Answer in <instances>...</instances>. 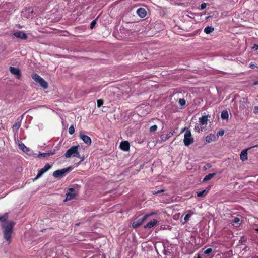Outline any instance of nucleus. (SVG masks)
<instances>
[{
    "instance_id": "nucleus-1",
    "label": "nucleus",
    "mask_w": 258,
    "mask_h": 258,
    "mask_svg": "<svg viewBox=\"0 0 258 258\" xmlns=\"http://www.w3.org/2000/svg\"><path fill=\"white\" fill-rule=\"evenodd\" d=\"M8 218V213L0 216V221L4 222L2 224L4 238L10 244L12 241L11 238L15 223L12 221H7Z\"/></svg>"
},
{
    "instance_id": "nucleus-2",
    "label": "nucleus",
    "mask_w": 258,
    "mask_h": 258,
    "mask_svg": "<svg viewBox=\"0 0 258 258\" xmlns=\"http://www.w3.org/2000/svg\"><path fill=\"white\" fill-rule=\"evenodd\" d=\"M79 146H73L69 148L66 152L64 156L66 158H70L71 156L81 159V157L78 152Z\"/></svg>"
},
{
    "instance_id": "nucleus-3",
    "label": "nucleus",
    "mask_w": 258,
    "mask_h": 258,
    "mask_svg": "<svg viewBox=\"0 0 258 258\" xmlns=\"http://www.w3.org/2000/svg\"><path fill=\"white\" fill-rule=\"evenodd\" d=\"M183 131H185V133L184 136L183 142L186 146H188L194 142V139L192 137L190 131L186 128H184Z\"/></svg>"
},
{
    "instance_id": "nucleus-4",
    "label": "nucleus",
    "mask_w": 258,
    "mask_h": 258,
    "mask_svg": "<svg viewBox=\"0 0 258 258\" xmlns=\"http://www.w3.org/2000/svg\"><path fill=\"white\" fill-rule=\"evenodd\" d=\"M31 77L35 81V82L38 83L44 89H46L48 88L47 82L37 74H32Z\"/></svg>"
},
{
    "instance_id": "nucleus-5",
    "label": "nucleus",
    "mask_w": 258,
    "mask_h": 258,
    "mask_svg": "<svg viewBox=\"0 0 258 258\" xmlns=\"http://www.w3.org/2000/svg\"><path fill=\"white\" fill-rule=\"evenodd\" d=\"M70 170V167L67 168H63L61 170H57L55 171L54 172H53L52 175L55 178H60V177H63L65 175V174L67 172H69Z\"/></svg>"
},
{
    "instance_id": "nucleus-6",
    "label": "nucleus",
    "mask_w": 258,
    "mask_h": 258,
    "mask_svg": "<svg viewBox=\"0 0 258 258\" xmlns=\"http://www.w3.org/2000/svg\"><path fill=\"white\" fill-rule=\"evenodd\" d=\"M249 104L248 99L247 98H242L239 101V109L241 111L244 110L245 109L247 111L246 113L248 114L249 110L246 109L248 104Z\"/></svg>"
},
{
    "instance_id": "nucleus-7",
    "label": "nucleus",
    "mask_w": 258,
    "mask_h": 258,
    "mask_svg": "<svg viewBox=\"0 0 258 258\" xmlns=\"http://www.w3.org/2000/svg\"><path fill=\"white\" fill-rule=\"evenodd\" d=\"M52 166L50 165L49 164L47 163L46 164L43 168L41 169L38 171V174L35 177V179H37L40 177H41L43 173L47 172L49 169H50L51 168Z\"/></svg>"
},
{
    "instance_id": "nucleus-8",
    "label": "nucleus",
    "mask_w": 258,
    "mask_h": 258,
    "mask_svg": "<svg viewBox=\"0 0 258 258\" xmlns=\"http://www.w3.org/2000/svg\"><path fill=\"white\" fill-rule=\"evenodd\" d=\"M10 72L16 76V77L18 79H20L21 77V73L20 70L18 68L10 67L9 68Z\"/></svg>"
},
{
    "instance_id": "nucleus-9",
    "label": "nucleus",
    "mask_w": 258,
    "mask_h": 258,
    "mask_svg": "<svg viewBox=\"0 0 258 258\" xmlns=\"http://www.w3.org/2000/svg\"><path fill=\"white\" fill-rule=\"evenodd\" d=\"M14 35L16 37L21 39L26 40L27 39V34L23 31H17L14 33Z\"/></svg>"
},
{
    "instance_id": "nucleus-10",
    "label": "nucleus",
    "mask_w": 258,
    "mask_h": 258,
    "mask_svg": "<svg viewBox=\"0 0 258 258\" xmlns=\"http://www.w3.org/2000/svg\"><path fill=\"white\" fill-rule=\"evenodd\" d=\"M120 148L124 151H129L130 148L129 142L127 141L121 142L120 144Z\"/></svg>"
},
{
    "instance_id": "nucleus-11",
    "label": "nucleus",
    "mask_w": 258,
    "mask_h": 258,
    "mask_svg": "<svg viewBox=\"0 0 258 258\" xmlns=\"http://www.w3.org/2000/svg\"><path fill=\"white\" fill-rule=\"evenodd\" d=\"M79 136L80 139H81L85 144L88 145L91 144V139L89 136L83 134H80Z\"/></svg>"
},
{
    "instance_id": "nucleus-12",
    "label": "nucleus",
    "mask_w": 258,
    "mask_h": 258,
    "mask_svg": "<svg viewBox=\"0 0 258 258\" xmlns=\"http://www.w3.org/2000/svg\"><path fill=\"white\" fill-rule=\"evenodd\" d=\"M146 220L145 218L143 216V218L138 219L137 221L134 222L132 224L133 228H137L140 226Z\"/></svg>"
},
{
    "instance_id": "nucleus-13",
    "label": "nucleus",
    "mask_w": 258,
    "mask_h": 258,
    "mask_svg": "<svg viewBox=\"0 0 258 258\" xmlns=\"http://www.w3.org/2000/svg\"><path fill=\"white\" fill-rule=\"evenodd\" d=\"M137 13L141 18H144L147 15V12L143 8H139L137 10Z\"/></svg>"
},
{
    "instance_id": "nucleus-14",
    "label": "nucleus",
    "mask_w": 258,
    "mask_h": 258,
    "mask_svg": "<svg viewBox=\"0 0 258 258\" xmlns=\"http://www.w3.org/2000/svg\"><path fill=\"white\" fill-rule=\"evenodd\" d=\"M69 190L71 192H68L67 194V198L66 200H71L73 199H74L75 197V195L74 194H73L72 192L74 191V189L73 188H69Z\"/></svg>"
},
{
    "instance_id": "nucleus-15",
    "label": "nucleus",
    "mask_w": 258,
    "mask_h": 258,
    "mask_svg": "<svg viewBox=\"0 0 258 258\" xmlns=\"http://www.w3.org/2000/svg\"><path fill=\"white\" fill-rule=\"evenodd\" d=\"M158 223V221L155 219H153L151 221L149 222L145 226L144 228H152Z\"/></svg>"
},
{
    "instance_id": "nucleus-16",
    "label": "nucleus",
    "mask_w": 258,
    "mask_h": 258,
    "mask_svg": "<svg viewBox=\"0 0 258 258\" xmlns=\"http://www.w3.org/2000/svg\"><path fill=\"white\" fill-rule=\"evenodd\" d=\"M224 134V131L223 130H220L217 134V136L211 135V140L216 141L219 136H223Z\"/></svg>"
},
{
    "instance_id": "nucleus-17",
    "label": "nucleus",
    "mask_w": 258,
    "mask_h": 258,
    "mask_svg": "<svg viewBox=\"0 0 258 258\" xmlns=\"http://www.w3.org/2000/svg\"><path fill=\"white\" fill-rule=\"evenodd\" d=\"M208 116L205 115L199 118V123H201L202 125H205L208 123Z\"/></svg>"
},
{
    "instance_id": "nucleus-18",
    "label": "nucleus",
    "mask_w": 258,
    "mask_h": 258,
    "mask_svg": "<svg viewBox=\"0 0 258 258\" xmlns=\"http://www.w3.org/2000/svg\"><path fill=\"white\" fill-rule=\"evenodd\" d=\"M248 149L246 150H243L240 154V159L243 161L246 160L247 159V150Z\"/></svg>"
},
{
    "instance_id": "nucleus-19",
    "label": "nucleus",
    "mask_w": 258,
    "mask_h": 258,
    "mask_svg": "<svg viewBox=\"0 0 258 258\" xmlns=\"http://www.w3.org/2000/svg\"><path fill=\"white\" fill-rule=\"evenodd\" d=\"M208 190L204 189L202 191H197L196 192L197 196L199 197H204L207 195Z\"/></svg>"
},
{
    "instance_id": "nucleus-20",
    "label": "nucleus",
    "mask_w": 258,
    "mask_h": 258,
    "mask_svg": "<svg viewBox=\"0 0 258 258\" xmlns=\"http://www.w3.org/2000/svg\"><path fill=\"white\" fill-rule=\"evenodd\" d=\"M187 214L185 215L184 220L185 222H187L191 216L194 214V213L191 210H188L186 211Z\"/></svg>"
},
{
    "instance_id": "nucleus-21",
    "label": "nucleus",
    "mask_w": 258,
    "mask_h": 258,
    "mask_svg": "<svg viewBox=\"0 0 258 258\" xmlns=\"http://www.w3.org/2000/svg\"><path fill=\"white\" fill-rule=\"evenodd\" d=\"M19 147L24 152H27L29 151V149L22 142L19 143Z\"/></svg>"
},
{
    "instance_id": "nucleus-22",
    "label": "nucleus",
    "mask_w": 258,
    "mask_h": 258,
    "mask_svg": "<svg viewBox=\"0 0 258 258\" xmlns=\"http://www.w3.org/2000/svg\"><path fill=\"white\" fill-rule=\"evenodd\" d=\"M54 154V152H50V153H40L39 155H38V157L39 158H41V157H47V156H50V155H53Z\"/></svg>"
},
{
    "instance_id": "nucleus-23",
    "label": "nucleus",
    "mask_w": 258,
    "mask_h": 258,
    "mask_svg": "<svg viewBox=\"0 0 258 258\" xmlns=\"http://www.w3.org/2000/svg\"><path fill=\"white\" fill-rule=\"evenodd\" d=\"M228 113L227 111H223L221 113V118L223 119H227L228 118Z\"/></svg>"
},
{
    "instance_id": "nucleus-24",
    "label": "nucleus",
    "mask_w": 258,
    "mask_h": 258,
    "mask_svg": "<svg viewBox=\"0 0 258 258\" xmlns=\"http://www.w3.org/2000/svg\"><path fill=\"white\" fill-rule=\"evenodd\" d=\"M97 107L100 108V107H101L103 103H104V100L103 99H98L97 101Z\"/></svg>"
},
{
    "instance_id": "nucleus-25",
    "label": "nucleus",
    "mask_w": 258,
    "mask_h": 258,
    "mask_svg": "<svg viewBox=\"0 0 258 258\" xmlns=\"http://www.w3.org/2000/svg\"><path fill=\"white\" fill-rule=\"evenodd\" d=\"M157 128L158 127L156 125H153L150 127L149 131L150 132H154L157 130Z\"/></svg>"
},
{
    "instance_id": "nucleus-26",
    "label": "nucleus",
    "mask_w": 258,
    "mask_h": 258,
    "mask_svg": "<svg viewBox=\"0 0 258 258\" xmlns=\"http://www.w3.org/2000/svg\"><path fill=\"white\" fill-rule=\"evenodd\" d=\"M201 129L202 127H201L200 123H197L195 126V130L198 132H201Z\"/></svg>"
},
{
    "instance_id": "nucleus-27",
    "label": "nucleus",
    "mask_w": 258,
    "mask_h": 258,
    "mask_svg": "<svg viewBox=\"0 0 258 258\" xmlns=\"http://www.w3.org/2000/svg\"><path fill=\"white\" fill-rule=\"evenodd\" d=\"M179 103L181 106H184L185 105L186 101L183 98H180L179 100Z\"/></svg>"
},
{
    "instance_id": "nucleus-28",
    "label": "nucleus",
    "mask_w": 258,
    "mask_h": 258,
    "mask_svg": "<svg viewBox=\"0 0 258 258\" xmlns=\"http://www.w3.org/2000/svg\"><path fill=\"white\" fill-rule=\"evenodd\" d=\"M74 132H75V128L73 127V125H71L69 128V133L70 135H72L74 133Z\"/></svg>"
},
{
    "instance_id": "nucleus-29",
    "label": "nucleus",
    "mask_w": 258,
    "mask_h": 258,
    "mask_svg": "<svg viewBox=\"0 0 258 258\" xmlns=\"http://www.w3.org/2000/svg\"><path fill=\"white\" fill-rule=\"evenodd\" d=\"M155 214H156V213L155 212H152L150 214H146L144 216V217L145 218V219L146 220L148 217L153 216V215H154Z\"/></svg>"
},
{
    "instance_id": "nucleus-30",
    "label": "nucleus",
    "mask_w": 258,
    "mask_h": 258,
    "mask_svg": "<svg viewBox=\"0 0 258 258\" xmlns=\"http://www.w3.org/2000/svg\"><path fill=\"white\" fill-rule=\"evenodd\" d=\"M96 24V19L92 21L90 24V28L93 29L94 27Z\"/></svg>"
},
{
    "instance_id": "nucleus-31",
    "label": "nucleus",
    "mask_w": 258,
    "mask_h": 258,
    "mask_svg": "<svg viewBox=\"0 0 258 258\" xmlns=\"http://www.w3.org/2000/svg\"><path fill=\"white\" fill-rule=\"evenodd\" d=\"M164 192V189H161V190H157V191H152V194L153 195H156V194H159L160 193H162V192Z\"/></svg>"
},
{
    "instance_id": "nucleus-32",
    "label": "nucleus",
    "mask_w": 258,
    "mask_h": 258,
    "mask_svg": "<svg viewBox=\"0 0 258 258\" xmlns=\"http://www.w3.org/2000/svg\"><path fill=\"white\" fill-rule=\"evenodd\" d=\"M230 221L232 222L237 223H238L240 221V219H239V218H238L237 217H235L233 220H230Z\"/></svg>"
},
{
    "instance_id": "nucleus-33",
    "label": "nucleus",
    "mask_w": 258,
    "mask_h": 258,
    "mask_svg": "<svg viewBox=\"0 0 258 258\" xmlns=\"http://www.w3.org/2000/svg\"><path fill=\"white\" fill-rule=\"evenodd\" d=\"M204 32L207 34H210V26H207L205 28Z\"/></svg>"
},
{
    "instance_id": "nucleus-34",
    "label": "nucleus",
    "mask_w": 258,
    "mask_h": 258,
    "mask_svg": "<svg viewBox=\"0 0 258 258\" xmlns=\"http://www.w3.org/2000/svg\"><path fill=\"white\" fill-rule=\"evenodd\" d=\"M209 180H210V174H208L205 176V177L203 180V182H205Z\"/></svg>"
},
{
    "instance_id": "nucleus-35",
    "label": "nucleus",
    "mask_w": 258,
    "mask_h": 258,
    "mask_svg": "<svg viewBox=\"0 0 258 258\" xmlns=\"http://www.w3.org/2000/svg\"><path fill=\"white\" fill-rule=\"evenodd\" d=\"M207 4L205 3H202L201 5L200 10H203L206 7Z\"/></svg>"
},
{
    "instance_id": "nucleus-36",
    "label": "nucleus",
    "mask_w": 258,
    "mask_h": 258,
    "mask_svg": "<svg viewBox=\"0 0 258 258\" xmlns=\"http://www.w3.org/2000/svg\"><path fill=\"white\" fill-rule=\"evenodd\" d=\"M21 126V124L19 122H16L13 125V127H16L17 128H19Z\"/></svg>"
},
{
    "instance_id": "nucleus-37",
    "label": "nucleus",
    "mask_w": 258,
    "mask_h": 258,
    "mask_svg": "<svg viewBox=\"0 0 258 258\" xmlns=\"http://www.w3.org/2000/svg\"><path fill=\"white\" fill-rule=\"evenodd\" d=\"M201 127H202L201 132L205 131L206 130L207 124L205 125H202L201 123H200Z\"/></svg>"
},
{
    "instance_id": "nucleus-38",
    "label": "nucleus",
    "mask_w": 258,
    "mask_h": 258,
    "mask_svg": "<svg viewBox=\"0 0 258 258\" xmlns=\"http://www.w3.org/2000/svg\"><path fill=\"white\" fill-rule=\"evenodd\" d=\"M210 168V164H206V165L204 166V167H203V168H204V170H207V169H208V168Z\"/></svg>"
},
{
    "instance_id": "nucleus-39",
    "label": "nucleus",
    "mask_w": 258,
    "mask_h": 258,
    "mask_svg": "<svg viewBox=\"0 0 258 258\" xmlns=\"http://www.w3.org/2000/svg\"><path fill=\"white\" fill-rule=\"evenodd\" d=\"M206 141L208 143H210V136L207 135L206 137Z\"/></svg>"
},
{
    "instance_id": "nucleus-40",
    "label": "nucleus",
    "mask_w": 258,
    "mask_h": 258,
    "mask_svg": "<svg viewBox=\"0 0 258 258\" xmlns=\"http://www.w3.org/2000/svg\"><path fill=\"white\" fill-rule=\"evenodd\" d=\"M204 253L205 254H210V248L205 250Z\"/></svg>"
},
{
    "instance_id": "nucleus-41",
    "label": "nucleus",
    "mask_w": 258,
    "mask_h": 258,
    "mask_svg": "<svg viewBox=\"0 0 258 258\" xmlns=\"http://www.w3.org/2000/svg\"><path fill=\"white\" fill-rule=\"evenodd\" d=\"M254 113L256 114L258 113V106H255L254 109Z\"/></svg>"
},
{
    "instance_id": "nucleus-42",
    "label": "nucleus",
    "mask_w": 258,
    "mask_h": 258,
    "mask_svg": "<svg viewBox=\"0 0 258 258\" xmlns=\"http://www.w3.org/2000/svg\"><path fill=\"white\" fill-rule=\"evenodd\" d=\"M253 49H255V50L258 49V45H254V46L252 48Z\"/></svg>"
},
{
    "instance_id": "nucleus-43",
    "label": "nucleus",
    "mask_w": 258,
    "mask_h": 258,
    "mask_svg": "<svg viewBox=\"0 0 258 258\" xmlns=\"http://www.w3.org/2000/svg\"><path fill=\"white\" fill-rule=\"evenodd\" d=\"M258 85V81H255L253 83V85Z\"/></svg>"
},
{
    "instance_id": "nucleus-44",
    "label": "nucleus",
    "mask_w": 258,
    "mask_h": 258,
    "mask_svg": "<svg viewBox=\"0 0 258 258\" xmlns=\"http://www.w3.org/2000/svg\"><path fill=\"white\" fill-rule=\"evenodd\" d=\"M214 175H215V174H211V175H210L211 179L214 176Z\"/></svg>"
},
{
    "instance_id": "nucleus-45",
    "label": "nucleus",
    "mask_w": 258,
    "mask_h": 258,
    "mask_svg": "<svg viewBox=\"0 0 258 258\" xmlns=\"http://www.w3.org/2000/svg\"><path fill=\"white\" fill-rule=\"evenodd\" d=\"M210 30H211V32H212L214 30V28H212V27H211Z\"/></svg>"
},
{
    "instance_id": "nucleus-46",
    "label": "nucleus",
    "mask_w": 258,
    "mask_h": 258,
    "mask_svg": "<svg viewBox=\"0 0 258 258\" xmlns=\"http://www.w3.org/2000/svg\"><path fill=\"white\" fill-rule=\"evenodd\" d=\"M45 231H46V229H43L41 230V232H43Z\"/></svg>"
},
{
    "instance_id": "nucleus-47",
    "label": "nucleus",
    "mask_w": 258,
    "mask_h": 258,
    "mask_svg": "<svg viewBox=\"0 0 258 258\" xmlns=\"http://www.w3.org/2000/svg\"><path fill=\"white\" fill-rule=\"evenodd\" d=\"M197 258H201L199 254L198 255Z\"/></svg>"
},
{
    "instance_id": "nucleus-48",
    "label": "nucleus",
    "mask_w": 258,
    "mask_h": 258,
    "mask_svg": "<svg viewBox=\"0 0 258 258\" xmlns=\"http://www.w3.org/2000/svg\"><path fill=\"white\" fill-rule=\"evenodd\" d=\"M258 147V145L254 146H253L252 147L253 148V147Z\"/></svg>"
},
{
    "instance_id": "nucleus-49",
    "label": "nucleus",
    "mask_w": 258,
    "mask_h": 258,
    "mask_svg": "<svg viewBox=\"0 0 258 258\" xmlns=\"http://www.w3.org/2000/svg\"><path fill=\"white\" fill-rule=\"evenodd\" d=\"M253 66H254V65H253V64H251V65H250V67H253Z\"/></svg>"
},
{
    "instance_id": "nucleus-50",
    "label": "nucleus",
    "mask_w": 258,
    "mask_h": 258,
    "mask_svg": "<svg viewBox=\"0 0 258 258\" xmlns=\"http://www.w3.org/2000/svg\"><path fill=\"white\" fill-rule=\"evenodd\" d=\"M31 12H33V9H31Z\"/></svg>"
},
{
    "instance_id": "nucleus-51",
    "label": "nucleus",
    "mask_w": 258,
    "mask_h": 258,
    "mask_svg": "<svg viewBox=\"0 0 258 258\" xmlns=\"http://www.w3.org/2000/svg\"><path fill=\"white\" fill-rule=\"evenodd\" d=\"M255 230L258 231V228L256 229Z\"/></svg>"
}]
</instances>
